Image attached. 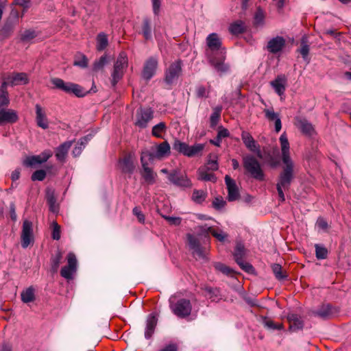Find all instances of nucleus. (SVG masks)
<instances>
[{
	"label": "nucleus",
	"instance_id": "f257e3e1",
	"mask_svg": "<svg viewBox=\"0 0 351 351\" xmlns=\"http://www.w3.org/2000/svg\"><path fill=\"white\" fill-rule=\"evenodd\" d=\"M280 143L282 151V169L279 173L276 189L279 199L281 202L285 201L284 191H288L295 178V164L290 156L289 143L285 135L282 134L280 137Z\"/></svg>",
	"mask_w": 351,
	"mask_h": 351
},
{
	"label": "nucleus",
	"instance_id": "f03ea898",
	"mask_svg": "<svg viewBox=\"0 0 351 351\" xmlns=\"http://www.w3.org/2000/svg\"><path fill=\"white\" fill-rule=\"evenodd\" d=\"M206 43L212 51L208 56V62L210 65L218 72L221 73H227L230 66L225 63L226 51L221 49V41L216 33L210 34L206 38Z\"/></svg>",
	"mask_w": 351,
	"mask_h": 351
},
{
	"label": "nucleus",
	"instance_id": "7ed1b4c3",
	"mask_svg": "<svg viewBox=\"0 0 351 351\" xmlns=\"http://www.w3.org/2000/svg\"><path fill=\"white\" fill-rule=\"evenodd\" d=\"M53 89L60 90L66 94H73L77 97H83L88 93L81 86L70 82H64L59 77H52L50 79Z\"/></svg>",
	"mask_w": 351,
	"mask_h": 351
},
{
	"label": "nucleus",
	"instance_id": "20e7f679",
	"mask_svg": "<svg viewBox=\"0 0 351 351\" xmlns=\"http://www.w3.org/2000/svg\"><path fill=\"white\" fill-rule=\"evenodd\" d=\"M128 64V56L125 52L121 51L114 64L113 69L110 76V83L112 87L123 78L124 71Z\"/></svg>",
	"mask_w": 351,
	"mask_h": 351
},
{
	"label": "nucleus",
	"instance_id": "39448f33",
	"mask_svg": "<svg viewBox=\"0 0 351 351\" xmlns=\"http://www.w3.org/2000/svg\"><path fill=\"white\" fill-rule=\"evenodd\" d=\"M243 165L245 171L255 180L263 181L265 174L260 162L252 155H247L243 158Z\"/></svg>",
	"mask_w": 351,
	"mask_h": 351
},
{
	"label": "nucleus",
	"instance_id": "423d86ee",
	"mask_svg": "<svg viewBox=\"0 0 351 351\" xmlns=\"http://www.w3.org/2000/svg\"><path fill=\"white\" fill-rule=\"evenodd\" d=\"M171 309L174 315L180 318L189 316L192 311V305L189 300L182 298L174 304H171Z\"/></svg>",
	"mask_w": 351,
	"mask_h": 351
},
{
	"label": "nucleus",
	"instance_id": "0eeeda50",
	"mask_svg": "<svg viewBox=\"0 0 351 351\" xmlns=\"http://www.w3.org/2000/svg\"><path fill=\"white\" fill-rule=\"evenodd\" d=\"M168 181L180 188H191L192 186L191 181L189 178L180 172L178 169L171 170V173L167 176Z\"/></svg>",
	"mask_w": 351,
	"mask_h": 351
},
{
	"label": "nucleus",
	"instance_id": "6e6552de",
	"mask_svg": "<svg viewBox=\"0 0 351 351\" xmlns=\"http://www.w3.org/2000/svg\"><path fill=\"white\" fill-rule=\"evenodd\" d=\"M182 72V61L178 60L170 64L165 71V82L168 85L175 83Z\"/></svg>",
	"mask_w": 351,
	"mask_h": 351
},
{
	"label": "nucleus",
	"instance_id": "1a4fd4ad",
	"mask_svg": "<svg viewBox=\"0 0 351 351\" xmlns=\"http://www.w3.org/2000/svg\"><path fill=\"white\" fill-rule=\"evenodd\" d=\"M187 240L192 254L195 259H206V247H202L199 240L191 234H187Z\"/></svg>",
	"mask_w": 351,
	"mask_h": 351
},
{
	"label": "nucleus",
	"instance_id": "9d476101",
	"mask_svg": "<svg viewBox=\"0 0 351 351\" xmlns=\"http://www.w3.org/2000/svg\"><path fill=\"white\" fill-rule=\"evenodd\" d=\"M21 240V246L24 249L34 241L33 223L28 219H25L23 222Z\"/></svg>",
	"mask_w": 351,
	"mask_h": 351
},
{
	"label": "nucleus",
	"instance_id": "9b49d317",
	"mask_svg": "<svg viewBox=\"0 0 351 351\" xmlns=\"http://www.w3.org/2000/svg\"><path fill=\"white\" fill-rule=\"evenodd\" d=\"M153 117L154 111L151 108H140L136 112L135 125L140 128H145Z\"/></svg>",
	"mask_w": 351,
	"mask_h": 351
},
{
	"label": "nucleus",
	"instance_id": "f8f14e48",
	"mask_svg": "<svg viewBox=\"0 0 351 351\" xmlns=\"http://www.w3.org/2000/svg\"><path fill=\"white\" fill-rule=\"evenodd\" d=\"M2 83H5L7 87L8 85L11 86L25 85L29 83V78L25 73H13L4 77Z\"/></svg>",
	"mask_w": 351,
	"mask_h": 351
},
{
	"label": "nucleus",
	"instance_id": "ddd939ff",
	"mask_svg": "<svg viewBox=\"0 0 351 351\" xmlns=\"http://www.w3.org/2000/svg\"><path fill=\"white\" fill-rule=\"evenodd\" d=\"M286 40L280 36L272 38L267 42L265 49L271 53L276 54L285 47Z\"/></svg>",
	"mask_w": 351,
	"mask_h": 351
},
{
	"label": "nucleus",
	"instance_id": "4468645a",
	"mask_svg": "<svg viewBox=\"0 0 351 351\" xmlns=\"http://www.w3.org/2000/svg\"><path fill=\"white\" fill-rule=\"evenodd\" d=\"M158 66V60L155 57L149 58L145 62L142 73L143 77L149 80L156 73Z\"/></svg>",
	"mask_w": 351,
	"mask_h": 351
},
{
	"label": "nucleus",
	"instance_id": "2eb2a0df",
	"mask_svg": "<svg viewBox=\"0 0 351 351\" xmlns=\"http://www.w3.org/2000/svg\"><path fill=\"white\" fill-rule=\"evenodd\" d=\"M225 182L228 189V200L229 202H234L238 199L240 197V193L235 181L228 175H226L225 176Z\"/></svg>",
	"mask_w": 351,
	"mask_h": 351
},
{
	"label": "nucleus",
	"instance_id": "dca6fc26",
	"mask_svg": "<svg viewBox=\"0 0 351 351\" xmlns=\"http://www.w3.org/2000/svg\"><path fill=\"white\" fill-rule=\"evenodd\" d=\"M270 85L279 96H282L286 90L287 77L284 74L278 75L274 80L270 82Z\"/></svg>",
	"mask_w": 351,
	"mask_h": 351
},
{
	"label": "nucleus",
	"instance_id": "f3484780",
	"mask_svg": "<svg viewBox=\"0 0 351 351\" xmlns=\"http://www.w3.org/2000/svg\"><path fill=\"white\" fill-rule=\"evenodd\" d=\"M241 139L245 147L249 150L253 152H256L258 158H262V154L261 150L259 149L258 145H257L256 142L249 132L243 131L241 133Z\"/></svg>",
	"mask_w": 351,
	"mask_h": 351
},
{
	"label": "nucleus",
	"instance_id": "a211bd4d",
	"mask_svg": "<svg viewBox=\"0 0 351 351\" xmlns=\"http://www.w3.org/2000/svg\"><path fill=\"white\" fill-rule=\"evenodd\" d=\"M19 119V117L15 110L12 109H0V125L5 123H14Z\"/></svg>",
	"mask_w": 351,
	"mask_h": 351
},
{
	"label": "nucleus",
	"instance_id": "6ab92c4d",
	"mask_svg": "<svg viewBox=\"0 0 351 351\" xmlns=\"http://www.w3.org/2000/svg\"><path fill=\"white\" fill-rule=\"evenodd\" d=\"M158 322L156 314L152 313L147 315L146 319V326L145 328V337L149 339L154 333L155 328Z\"/></svg>",
	"mask_w": 351,
	"mask_h": 351
},
{
	"label": "nucleus",
	"instance_id": "aec40b11",
	"mask_svg": "<svg viewBox=\"0 0 351 351\" xmlns=\"http://www.w3.org/2000/svg\"><path fill=\"white\" fill-rule=\"evenodd\" d=\"M138 34L143 35L146 40H150L152 38V20L149 17L143 18Z\"/></svg>",
	"mask_w": 351,
	"mask_h": 351
},
{
	"label": "nucleus",
	"instance_id": "412c9836",
	"mask_svg": "<svg viewBox=\"0 0 351 351\" xmlns=\"http://www.w3.org/2000/svg\"><path fill=\"white\" fill-rule=\"evenodd\" d=\"M35 110L37 125L44 130L47 129L49 128V121L45 110L38 104L35 105Z\"/></svg>",
	"mask_w": 351,
	"mask_h": 351
},
{
	"label": "nucleus",
	"instance_id": "4be33fe9",
	"mask_svg": "<svg viewBox=\"0 0 351 351\" xmlns=\"http://www.w3.org/2000/svg\"><path fill=\"white\" fill-rule=\"evenodd\" d=\"M312 315L322 319H330L332 315V306L329 304H322L316 310L312 311Z\"/></svg>",
	"mask_w": 351,
	"mask_h": 351
},
{
	"label": "nucleus",
	"instance_id": "5701e85b",
	"mask_svg": "<svg viewBox=\"0 0 351 351\" xmlns=\"http://www.w3.org/2000/svg\"><path fill=\"white\" fill-rule=\"evenodd\" d=\"M287 320L289 322V330L293 332H295L298 330H302L304 327L303 320L297 314H288Z\"/></svg>",
	"mask_w": 351,
	"mask_h": 351
},
{
	"label": "nucleus",
	"instance_id": "b1692460",
	"mask_svg": "<svg viewBox=\"0 0 351 351\" xmlns=\"http://www.w3.org/2000/svg\"><path fill=\"white\" fill-rule=\"evenodd\" d=\"M265 118L269 121H275V131L279 132L282 128V123L278 113L274 111L273 108H266L263 110Z\"/></svg>",
	"mask_w": 351,
	"mask_h": 351
},
{
	"label": "nucleus",
	"instance_id": "393cba45",
	"mask_svg": "<svg viewBox=\"0 0 351 351\" xmlns=\"http://www.w3.org/2000/svg\"><path fill=\"white\" fill-rule=\"evenodd\" d=\"M73 144L72 141H66L59 145L56 149V157L60 162H64L69 149Z\"/></svg>",
	"mask_w": 351,
	"mask_h": 351
},
{
	"label": "nucleus",
	"instance_id": "a878e982",
	"mask_svg": "<svg viewBox=\"0 0 351 351\" xmlns=\"http://www.w3.org/2000/svg\"><path fill=\"white\" fill-rule=\"evenodd\" d=\"M46 199L49 205V210L53 213H58L59 211V206L56 203L54 190L51 189H47L46 190Z\"/></svg>",
	"mask_w": 351,
	"mask_h": 351
},
{
	"label": "nucleus",
	"instance_id": "bb28decb",
	"mask_svg": "<svg viewBox=\"0 0 351 351\" xmlns=\"http://www.w3.org/2000/svg\"><path fill=\"white\" fill-rule=\"evenodd\" d=\"M119 163L122 172L130 174L134 172V165L131 155L129 154L125 156L119 160Z\"/></svg>",
	"mask_w": 351,
	"mask_h": 351
},
{
	"label": "nucleus",
	"instance_id": "cd10ccee",
	"mask_svg": "<svg viewBox=\"0 0 351 351\" xmlns=\"http://www.w3.org/2000/svg\"><path fill=\"white\" fill-rule=\"evenodd\" d=\"M63 258L62 252L58 250L54 254H52L50 258L51 263V272L53 274L57 273L60 264L62 262Z\"/></svg>",
	"mask_w": 351,
	"mask_h": 351
},
{
	"label": "nucleus",
	"instance_id": "c85d7f7f",
	"mask_svg": "<svg viewBox=\"0 0 351 351\" xmlns=\"http://www.w3.org/2000/svg\"><path fill=\"white\" fill-rule=\"evenodd\" d=\"M36 289L33 286H30L23 290L21 293V298L23 303L27 304L32 302L36 300Z\"/></svg>",
	"mask_w": 351,
	"mask_h": 351
},
{
	"label": "nucleus",
	"instance_id": "c756f323",
	"mask_svg": "<svg viewBox=\"0 0 351 351\" xmlns=\"http://www.w3.org/2000/svg\"><path fill=\"white\" fill-rule=\"evenodd\" d=\"M143 172L142 176L148 184H153L156 182V174L146 164L142 165Z\"/></svg>",
	"mask_w": 351,
	"mask_h": 351
},
{
	"label": "nucleus",
	"instance_id": "7c9ffc66",
	"mask_svg": "<svg viewBox=\"0 0 351 351\" xmlns=\"http://www.w3.org/2000/svg\"><path fill=\"white\" fill-rule=\"evenodd\" d=\"M246 256V249L244 244L241 241H237L233 253V256L236 263L244 260Z\"/></svg>",
	"mask_w": 351,
	"mask_h": 351
},
{
	"label": "nucleus",
	"instance_id": "2f4dec72",
	"mask_svg": "<svg viewBox=\"0 0 351 351\" xmlns=\"http://www.w3.org/2000/svg\"><path fill=\"white\" fill-rule=\"evenodd\" d=\"M158 157L154 149L152 150L144 149L141 153V165L146 164L149 165V162H152Z\"/></svg>",
	"mask_w": 351,
	"mask_h": 351
},
{
	"label": "nucleus",
	"instance_id": "473e14b6",
	"mask_svg": "<svg viewBox=\"0 0 351 351\" xmlns=\"http://www.w3.org/2000/svg\"><path fill=\"white\" fill-rule=\"evenodd\" d=\"M298 127L302 133L306 135L312 136L315 133L313 125L306 119H302L298 121Z\"/></svg>",
	"mask_w": 351,
	"mask_h": 351
},
{
	"label": "nucleus",
	"instance_id": "72a5a7b5",
	"mask_svg": "<svg viewBox=\"0 0 351 351\" xmlns=\"http://www.w3.org/2000/svg\"><path fill=\"white\" fill-rule=\"evenodd\" d=\"M154 151L158 159H161L170 154V145L167 141L162 142L157 146Z\"/></svg>",
	"mask_w": 351,
	"mask_h": 351
},
{
	"label": "nucleus",
	"instance_id": "f704fd0d",
	"mask_svg": "<svg viewBox=\"0 0 351 351\" xmlns=\"http://www.w3.org/2000/svg\"><path fill=\"white\" fill-rule=\"evenodd\" d=\"M271 267L274 276L278 280L282 281L287 278L288 275L287 272L282 269L281 265L274 263L271 265Z\"/></svg>",
	"mask_w": 351,
	"mask_h": 351
},
{
	"label": "nucleus",
	"instance_id": "c9c22d12",
	"mask_svg": "<svg viewBox=\"0 0 351 351\" xmlns=\"http://www.w3.org/2000/svg\"><path fill=\"white\" fill-rule=\"evenodd\" d=\"M111 60V58L108 54H104L99 58V60H97L94 62L93 65V71H99L105 66Z\"/></svg>",
	"mask_w": 351,
	"mask_h": 351
},
{
	"label": "nucleus",
	"instance_id": "e433bc0d",
	"mask_svg": "<svg viewBox=\"0 0 351 351\" xmlns=\"http://www.w3.org/2000/svg\"><path fill=\"white\" fill-rule=\"evenodd\" d=\"M198 179L202 181H210L215 182L217 177L212 173H208L206 168H199L197 170Z\"/></svg>",
	"mask_w": 351,
	"mask_h": 351
},
{
	"label": "nucleus",
	"instance_id": "4c0bfd02",
	"mask_svg": "<svg viewBox=\"0 0 351 351\" xmlns=\"http://www.w3.org/2000/svg\"><path fill=\"white\" fill-rule=\"evenodd\" d=\"M10 104L8 93L5 83H2L0 87V109L3 106H7Z\"/></svg>",
	"mask_w": 351,
	"mask_h": 351
},
{
	"label": "nucleus",
	"instance_id": "58836bf2",
	"mask_svg": "<svg viewBox=\"0 0 351 351\" xmlns=\"http://www.w3.org/2000/svg\"><path fill=\"white\" fill-rule=\"evenodd\" d=\"M14 25L12 22H6L0 29V39L8 38L13 32Z\"/></svg>",
	"mask_w": 351,
	"mask_h": 351
},
{
	"label": "nucleus",
	"instance_id": "ea45409f",
	"mask_svg": "<svg viewBox=\"0 0 351 351\" xmlns=\"http://www.w3.org/2000/svg\"><path fill=\"white\" fill-rule=\"evenodd\" d=\"M229 31L234 35L243 33L245 31L244 23L242 21H237L232 23L229 27Z\"/></svg>",
	"mask_w": 351,
	"mask_h": 351
},
{
	"label": "nucleus",
	"instance_id": "a19ab883",
	"mask_svg": "<svg viewBox=\"0 0 351 351\" xmlns=\"http://www.w3.org/2000/svg\"><path fill=\"white\" fill-rule=\"evenodd\" d=\"M204 148V145L201 143L195 144L192 146L188 145V148L186 149V152L184 156L188 157H193L202 152Z\"/></svg>",
	"mask_w": 351,
	"mask_h": 351
},
{
	"label": "nucleus",
	"instance_id": "79ce46f5",
	"mask_svg": "<svg viewBox=\"0 0 351 351\" xmlns=\"http://www.w3.org/2000/svg\"><path fill=\"white\" fill-rule=\"evenodd\" d=\"M214 267L217 271H219L228 276H232L235 273L232 268L220 262L215 263Z\"/></svg>",
	"mask_w": 351,
	"mask_h": 351
},
{
	"label": "nucleus",
	"instance_id": "37998d69",
	"mask_svg": "<svg viewBox=\"0 0 351 351\" xmlns=\"http://www.w3.org/2000/svg\"><path fill=\"white\" fill-rule=\"evenodd\" d=\"M167 126L165 122H160L152 128V134L157 138H162V133L165 132Z\"/></svg>",
	"mask_w": 351,
	"mask_h": 351
},
{
	"label": "nucleus",
	"instance_id": "c03bdc74",
	"mask_svg": "<svg viewBox=\"0 0 351 351\" xmlns=\"http://www.w3.org/2000/svg\"><path fill=\"white\" fill-rule=\"evenodd\" d=\"M108 45L107 36L104 33H99L97 37V49L103 51Z\"/></svg>",
	"mask_w": 351,
	"mask_h": 351
},
{
	"label": "nucleus",
	"instance_id": "a18cd8bd",
	"mask_svg": "<svg viewBox=\"0 0 351 351\" xmlns=\"http://www.w3.org/2000/svg\"><path fill=\"white\" fill-rule=\"evenodd\" d=\"M221 110V106H217L214 108L213 112L211 114L210 117V123L211 128H214L218 123L220 119Z\"/></svg>",
	"mask_w": 351,
	"mask_h": 351
},
{
	"label": "nucleus",
	"instance_id": "49530a36",
	"mask_svg": "<svg viewBox=\"0 0 351 351\" xmlns=\"http://www.w3.org/2000/svg\"><path fill=\"white\" fill-rule=\"evenodd\" d=\"M88 60L87 57L82 54L79 53L78 55L75 56V60L73 62V65L79 66L82 69H85L88 66Z\"/></svg>",
	"mask_w": 351,
	"mask_h": 351
},
{
	"label": "nucleus",
	"instance_id": "de8ad7c7",
	"mask_svg": "<svg viewBox=\"0 0 351 351\" xmlns=\"http://www.w3.org/2000/svg\"><path fill=\"white\" fill-rule=\"evenodd\" d=\"M207 196V193L203 190H194L192 194V199L197 204L202 203Z\"/></svg>",
	"mask_w": 351,
	"mask_h": 351
},
{
	"label": "nucleus",
	"instance_id": "09e8293b",
	"mask_svg": "<svg viewBox=\"0 0 351 351\" xmlns=\"http://www.w3.org/2000/svg\"><path fill=\"white\" fill-rule=\"evenodd\" d=\"M204 290L208 294L209 299L213 302H217L220 300L219 290L217 288L205 287Z\"/></svg>",
	"mask_w": 351,
	"mask_h": 351
},
{
	"label": "nucleus",
	"instance_id": "8fccbe9b",
	"mask_svg": "<svg viewBox=\"0 0 351 351\" xmlns=\"http://www.w3.org/2000/svg\"><path fill=\"white\" fill-rule=\"evenodd\" d=\"M42 164L40 157L37 156H32L27 157L23 162V165L27 167H34L37 165Z\"/></svg>",
	"mask_w": 351,
	"mask_h": 351
},
{
	"label": "nucleus",
	"instance_id": "3c124183",
	"mask_svg": "<svg viewBox=\"0 0 351 351\" xmlns=\"http://www.w3.org/2000/svg\"><path fill=\"white\" fill-rule=\"evenodd\" d=\"M309 50V45L307 44L306 38H302L300 43V48L298 49V51L302 55L304 60H306Z\"/></svg>",
	"mask_w": 351,
	"mask_h": 351
},
{
	"label": "nucleus",
	"instance_id": "603ef678",
	"mask_svg": "<svg viewBox=\"0 0 351 351\" xmlns=\"http://www.w3.org/2000/svg\"><path fill=\"white\" fill-rule=\"evenodd\" d=\"M37 36L34 29H26L21 34V40L23 42H29Z\"/></svg>",
	"mask_w": 351,
	"mask_h": 351
},
{
	"label": "nucleus",
	"instance_id": "864d4df0",
	"mask_svg": "<svg viewBox=\"0 0 351 351\" xmlns=\"http://www.w3.org/2000/svg\"><path fill=\"white\" fill-rule=\"evenodd\" d=\"M315 256L318 260L325 259L327 258L328 250L326 247L321 246L319 244H315Z\"/></svg>",
	"mask_w": 351,
	"mask_h": 351
},
{
	"label": "nucleus",
	"instance_id": "5fc2aeb1",
	"mask_svg": "<svg viewBox=\"0 0 351 351\" xmlns=\"http://www.w3.org/2000/svg\"><path fill=\"white\" fill-rule=\"evenodd\" d=\"M210 90L203 85H198L195 88V95L197 98H208Z\"/></svg>",
	"mask_w": 351,
	"mask_h": 351
},
{
	"label": "nucleus",
	"instance_id": "6e6d98bb",
	"mask_svg": "<svg viewBox=\"0 0 351 351\" xmlns=\"http://www.w3.org/2000/svg\"><path fill=\"white\" fill-rule=\"evenodd\" d=\"M186 148H188V144L184 142H181L179 140H176L173 144V149L184 155H185Z\"/></svg>",
	"mask_w": 351,
	"mask_h": 351
},
{
	"label": "nucleus",
	"instance_id": "4d7b16f0",
	"mask_svg": "<svg viewBox=\"0 0 351 351\" xmlns=\"http://www.w3.org/2000/svg\"><path fill=\"white\" fill-rule=\"evenodd\" d=\"M264 326L271 330H281L283 328L282 324H276L272 320L267 319V317L263 318V322Z\"/></svg>",
	"mask_w": 351,
	"mask_h": 351
},
{
	"label": "nucleus",
	"instance_id": "13d9d810",
	"mask_svg": "<svg viewBox=\"0 0 351 351\" xmlns=\"http://www.w3.org/2000/svg\"><path fill=\"white\" fill-rule=\"evenodd\" d=\"M265 15L261 8H258L254 18V24L256 26L263 25L264 24Z\"/></svg>",
	"mask_w": 351,
	"mask_h": 351
},
{
	"label": "nucleus",
	"instance_id": "bf43d9fd",
	"mask_svg": "<svg viewBox=\"0 0 351 351\" xmlns=\"http://www.w3.org/2000/svg\"><path fill=\"white\" fill-rule=\"evenodd\" d=\"M201 168H206L208 171H217L219 168L217 157L214 156V158L212 159L211 156H210V158L206 165Z\"/></svg>",
	"mask_w": 351,
	"mask_h": 351
},
{
	"label": "nucleus",
	"instance_id": "052dcab7",
	"mask_svg": "<svg viewBox=\"0 0 351 351\" xmlns=\"http://www.w3.org/2000/svg\"><path fill=\"white\" fill-rule=\"evenodd\" d=\"M237 263L239 265L241 269L242 270H243L244 271H245L248 274H250L255 273V269L252 266V265L249 263L245 262L244 260H242Z\"/></svg>",
	"mask_w": 351,
	"mask_h": 351
},
{
	"label": "nucleus",
	"instance_id": "680f3d73",
	"mask_svg": "<svg viewBox=\"0 0 351 351\" xmlns=\"http://www.w3.org/2000/svg\"><path fill=\"white\" fill-rule=\"evenodd\" d=\"M76 271L68 266H64L61 269L60 275L62 277L64 278L67 280H71L73 278V274Z\"/></svg>",
	"mask_w": 351,
	"mask_h": 351
},
{
	"label": "nucleus",
	"instance_id": "e2e57ef3",
	"mask_svg": "<svg viewBox=\"0 0 351 351\" xmlns=\"http://www.w3.org/2000/svg\"><path fill=\"white\" fill-rule=\"evenodd\" d=\"M204 230L209 231L213 237H215L216 239H217L219 241H221V242L224 241V240L226 239V238L228 236L226 234L223 233V232H221L219 233L215 230H213L210 227L206 226L205 228H204Z\"/></svg>",
	"mask_w": 351,
	"mask_h": 351
},
{
	"label": "nucleus",
	"instance_id": "0e129e2a",
	"mask_svg": "<svg viewBox=\"0 0 351 351\" xmlns=\"http://www.w3.org/2000/svg\"><path fill=\"white\" fill-rule=\"evenodd\" d=\"M46 177V171L43 169H39L34 171L32 176L31 179L32 181H43Z\"/></svg>",
	"mask_w": 351,
	"mask_h": 351
},
{
	"label": "nucleus",
	"instance_id": "69168bd1",
	"mask_svg": "<svg viewBox=\"0 0 351 351\" xmlns=\"http://www.w3.org/2000/svg\"><path fill=\"white\" fill-rule=\"evenodd\" d=\"M212 204L215 209L219 210L226 206V202L221 197H217L213 201Z\"/></svg>",
	"mask_w": 351,
	"mask_h": 351
},
{
	"label": "nucleus",
	"instance_id": "338daca9",
	"mask_svg": "<svg viewBox=\"0 0 351 351\" xmlns=\"http://www.w3.org/2000/svg\"><path fill=\"white\" fill-rule=\"evenodd\" d=\"M67 261L68 265L66 266L74 270L77 269V259L75 255L73 253L70 252L68 254Z\"/></svg>",
	"mask_w": 351,
	"mask_h": 351
},
{
	"label": "nucleus",
	"instance_id": "774afa93",
	"mask_svg": "<svg viewBox=\"0 0 351 351\" xmlns=\"http://www.w3.org/2000/svg\"><path fill=\"white\" fill-rule=\"evenodd\" d=\"M52 225V238L53 239L58 241L60 239V226L56 221H53Z\"/></svg>",
	"mask_w": 351,
	"mask_h": 351
}]
</instances>
